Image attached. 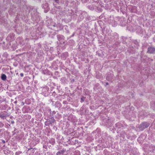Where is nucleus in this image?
<instances>
[{
	"mask_svg": "<svg viewBox=\"0 0 155 155\" xmlns=\"http://www.w3.org/2000/svg\"><path fill=\"white\" fill-rule=\"evenodd\" d=\"M150 125V124L147 122H145L141 124L139 126V128L141 130L147 128Z\"/></svg>",
	"mask_w": 155,
	"mask_h": 155,
	"instance_id": "f257e3e1",
	"label": "nucleus"
},
{
	"mask_svg": "<svg viewBox=\"0 0 155 155\" xmlns=\"http://www.w3.org/2000/svg\"><path fill=\"white\" fill-rule=\"evenodd\" d=\"M147 52L150 54H153L155 52V48L151 47L148 48Z\"/></svg>",
	"mask_w": 155,
	"mask_h": 155,
	"instance_id": "f03ea898",
	"label": "nucleus"
},
{
	"mask_svg": "<svg viewBox=\"0 0 155 155\" xmlns=\"http://www.w3.org/2000/svg\"><path fill=\"white\" fill-rule=\"evenodd\" d=\"M51 25L54 27H56V29L60 30L61 28V25L59 23L56 24L55 23H52Z\"/></svg>",
	"mask_w": 155,
	"mask_h": 155,
	"instance_id": "7ed1b4c3",
	"label": "nucleus"
},
{
	"mask_svg": "<svg viewBox=\"0 0 155 155\" xmlns=\"http://www.w3.org/2000/svg\"><path fill=\"white\" fill-rule=\"evenodd\" d=\"M65 150H61L58 152L56 154L57 155H63L64 153L65 152Z\"/></svg>",
	"mask_w": 155,
	"mask_h": 155,
	"instance_id": "20e7f679",
	"label": "nucleus"
},
{
	"mask_svg": "<svg viewBox=\"0 0 155 155\" xmlns=\"http://www.w3.org/2000/svg\"><path fill=\"white\" fill-rule=\"evenodd\" d=\"M42 8L44 9H48V4L47 3H45L42 5Z\"/></svg>",
	"mask_w": 155,
	"mask_h": 155,
	"instance_id": "39448f33",
	"label": "nucleus"
},
{
	"mask_svg": "<svg viewBox=\"0 0 155 155\" xmlns=\"http://www.w3.org/2000/svg\"><path fill=\"white\" fill-rule=\"evenodd\" d=\"M49 142L52 145H54L55 143V140L54 139L52 138L49 141Z\"/></svg>",
	"mask_w": 155,
	"mask_h": 155,
	"instance_id": "423d86ee",
	"label": "nucleus"
},
{
	"mask_svg": "<svg viewBox=\"0 0 155 155\" xmlns=\"http://www.w3.org/2000/svg\"><path fill=\"white\" fill-rule=\"evenodd\" d=\"M6 115L5 114L3 113L0 114V117L2 119H5L6 117Z\"/></svg>",
	"mask_w": 155,
	"mask_h": 155,
	"instance_id": "0eeeda50",
	"label": "nucleus"
},
{
	"mask_svg": "<svg viewBox=\"0 0 155 155\" xmlns=\"http://www.w3.org/2000/svg\"><path fill=\"white\" fill-rule=\"evenodd\" d=\"M2 79V80H5L6 79V75L5 74H2L1 77Z\"/></svg>",
	"mask_w": 155,
	"mask_h": 155,
	"instance_id": "6e6552de",
	"label": "nucleus"
},
{
	"mask_svg": "<svg viewBox=\"0 0 155 155\" xmlns=\"http://www.w3.org/2000/svg\"><path fill=\"white\" fill-rule=\"evenodd\" d=\"M21 153H22V152L21 151L16 152L15 153V155H18L20 154Z\"/></svg>",
	"mask_w": 155,
	"mask_h": 155,
	"instance_id": "1a4fd4ad",
	"label": "nucleus"
},
{
	"mask_svg": "<svg viewBox=\"0 0 155 155\" xmlns=\"http://www.w3.org/2000/svg\"><path fill=\"white\" fill-rule=\"evenodd\" d=\"M85 97H82L81 98V102L82 103V102H83L84 100H85Z\"/></svg>",
	"mask_w": 155,
	"mask_h": 155,
	"instance_id": "9d476101",
	"label": "nucleus"
},
{
	"mask_svg": "<svg viewBox=\"0 0 155 155\" xmlns=\"http://www.w3.org/2000/svg\"><path fill=\"white\" fill-rule=\"evenodd\" d=\"M4 125V124L2 123L1 122H0V128L2 127H3Z\"/></svg>",
	"mask_w": 155,
	"mask_h": 155,
	"instance_id": "9b49d317",
	"label": "nucleus"
},
{
	"mask_svg": "<svg viewBox=\"0 0 155 155\" xmlns=\"http://www.w3.org/2000/svg\"><path fill=\"white\" fill-rule=\"evenodd\" d=\"M54 0L55 1V2H56L57 3H58L59 0Z\"/></svg>",
	"mask_w": 155,
	"mask_h": 155,
	"instance_id": "f8f14e48",
	"label": "nucleus"
},
{
	"mask_svg": "<svg viewBox=\"0 0 155 155\" xmlns=\"http://www.w3.org/2000/svg\"><path fill=\"white\" fill-rule=\"evenodd\" d=\"M2 141L3 143H5V141L4 140H2Z\"/></svg>",
	"mask_w": 155,
	"mask_h": 155,
	"instance_id": "ddd939ff",
	"label": "nucleus"
},
{
	"mask_svg": "<svg viewBox=\"0 0 155 155\" xmlns=\"http://www.w3.org/2000/svg\"><path fill=\"white\" fill-rule=\"evenodd\" d=\"M20 75L21 77H23L24 76V74L23 73H21Z\"/></svg>",
	"mask_w": 155,
	"mask_h": 155,
	"instance_id": "4468645a",
	"label": "nucleus"
},
{
	"mask_svg": "<svg viewBox=\"0 0 155 155\" xmlns=\"http://www.w3.org/2000/svg\"><path fill=\"white\" fill-rule=\"evenodd\" d=\"M21 104V105L22 106L24 104V103L23 102H22Z\"/></svg>",
	"mask_w": 155,
	"mask_h": 155,
	"instance_id": "2eb2a0df",
	"label": "nucleus"
},
{
	"mask_svg": "<svg viewBox=\"0 0 155 155\" xmlns=\"http://www.w3.org/2000/svg\"><path fill=\"white\" fill-rule=\"evenodd\" d=\"M106 85H108V82H106Z\"/></svg>",
	"mask_w": 155,
	"mask_h": 155,
	"instance_id": "dca6fc26",
	"label": "nucleus"
},
{
	"mask_svg": "<svg viewBox=\"0 0 155 155\" xmlns=\"http://www.w3.org/2000/svg\"><path fill=\"white\" fill-rule=\"evenodd\" d=\"M16 103H17V101H15L14 102V103H15V104H16Z\"/></svg>",
	"mask_w": 155,
	"mask_h": 155,
	"instance_id": "f3484780",
	"label": "nucleus"
},
{
	"mask_svg": "<svg viewBox=\"0 0 155 155\" xmlns=\"http://www.w3.org/2000/svg\"><path fill=\"white\" fill-rule=\"evenodd\" d=\"M54 120H53V121L52 122V123H54Z\"/></svg>",
	"mask_w": 155,
	"mask_h": 155,
	"instance_id": "a211bd4d",
	"label": "nucleus"
}]
</instances>
